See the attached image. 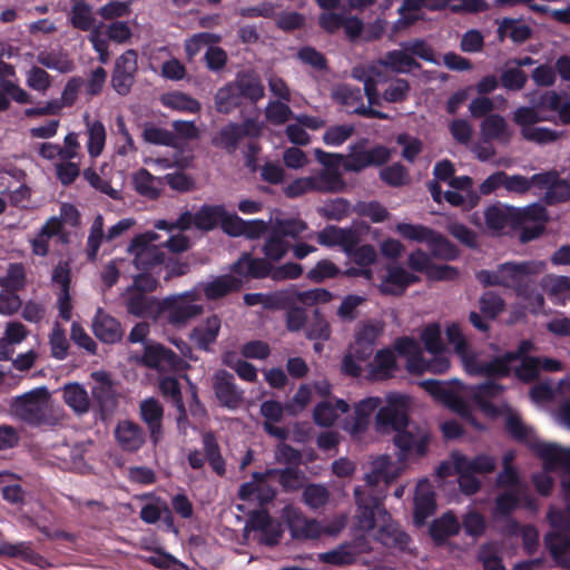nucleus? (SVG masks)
<instances>
[{
    "instance_id": "obj_1",
    "label": "nucleus",
    "mask_w": 570,
    "mask_h": 570,
    "mask_svg": "<svg viewBox=\"0 0 570 570\" xmlns=\"http://www.w3.org/2000/svg\"><path fill=\"white\" fill-rule=\"evenodd\" d=\"M356 266L345 269V277H363L383 296L401 297L420 277L391 259L402 252H345Z\"/></svg>"
},
{
    "instance_id": "obj_2",
    "label": "nucleus",
    "mask_w": 570,
    "mask_h": 570,
    "mask_svg": "<svg viewBox=\"0 0 570 570\" xmlns=\"http://www.w3.org/2000/svg\"><path fill=\"white\" fill-rule=\"evenodd\" d=\"M407 403L409 399L405 395H389L386 404L376 413V428L379 431L390 429L395 432L393 442L402 458H406L410 453L422 456L428 451L429 435L423 432L413 433L409 430Z\"/></svg>"
},
{
    "instance_id": "obj_3",
    "label": "nucleus",
    "mask_w": 570,
    "mask_h": 570,
    "mask_svg": "<svg viewBox=\"0 0 570 570\" xmlns=\"http://www.w3.org/2000/svg\"><path fill=\"white\" fill-rule=\"evenodd\" d=\"M134 263L141 271L134 278V287L138 293L146 294L156 291L158 277L165 271L163 278L169 281L173 277L186 275L190 271L187 261H183L184 252H134Z\"/></svg>"
},
{
    "instance_id": "obj_4",
    "label": "nucleus",
    "mask_w": 570,
    "mask_h": 570,
    "mask_svg": "<svg viewBox=\"0 0 570 570\" xmlns=\"http://www.w3.org/2000/svg\"><path fill=\"white\" fill-rule=\"evenodd\" d=\"M390 68L399 73H407L420 68L416 60L402 47L386 53L383 60L367 65H358L352 69V77L363 82L364 92L371 105L379 104L380 92L377 86L387 80L386 69Z\"/></svg>"
},
{
    "instance_id": "obj_5",
    "label": "nucleus",
    "mask_w": 570,
    "mask_h": 570,
    "mask_svg": "<svg viewBox=\"0 0 570 570\" xmlns=\"http://www.w3.org/2000/svg\"><path fill=\"white\" fill-rule=\"evenodd\" d=\"M268 223L269 234L263 249H315L304 243H296L291 246V242H297L307 229L306 223L302 219L284 218L278 210H275L271 214Z\"/></svg>"
},
{
    "instance_id": "obj_6",
    "label": "nucleus",
    "mask_w": 570,
    "mask_h": 570,
    "mask_svg": "<svg viewBox=\"0 0 570 570\" xmlns=\"http://www.w3.org/2000/svg\"><path fill=\"white\" fill-rule=\"evenodd\" d=\"M48 391L38 387L20 396L12 404V411L17 417L31 426L50 425L51 417L48 413Z\"/></svg>"
},
{
    "instance_id": "obj_7",
    "label": "nucleus",
    "mask_w": 570,
    "mask_h": 570,
    "mask_svg": "<svg viewBox=\"0 0 570 570\" xmlns=\"http://www.w3.org/2000/svg\"><path fill=\"white\" fill-rule=\"evenodd\" d=\"M200 291L193 288L178 295L165 297L161 308L167 313L168 323L175 327L185 326L190 320L199 316L204 307L196 302L200 301Z\"/></svg>"
},
{
    "instance_id": "obj_8",
    "label": "nucleus",
    "mask_w": 570,
    "mask_h": 570,
    "mask_svg": "<svg viewBox=\"0 0 570 570\" xmlns=\"http://www.w3.org/2000/svg\"><path fill=\"white\" fill-rule=\"evenodd\" d=\"M547 219V210L539 204L517 208L512 230L521 244H527L542 235Z\"/></svg>"
},
{
    "instance_id": "obj_9",
    "label": "nucleus",
    "mask_w": 570,
    "mask_h": 570,
    "mask_svg": "<svg viewBox=\"0 0 570 570\" xmlns=\"http://www.w3.org/2000/svg\"><path fill=\"white\" fill-rule=\"evenodd\" d=\"M354 497L357 504V521L363 530L371 531L375 529L376 517L382 522H386L391 519L383 503L385 493H373V491H364L360 487H356Z\"/></svg>"
},
{
    "instance_id": "obj_10",
    "label": "nucleus",
    "mask_w": 570,
    "mask_h": 570,
    "mask_svg": "<svg viewBox=\"0 0 570 570\" xmlns=\"http://www.w3.org/2000/svg\"><path fill=\"white\" fill-rule=\"evenodd\" d=\"M265 257L253 258L252 252H244V255L232 265V272L249 278L271 277L274 263L279 262L287 252H263Z\"/></svg>"
},
{
    "instance_id": "obj_11",
    "label": "nucleus",
    "mask_w": 570,
    "mask_h": 570,
    "mask_svg": "<svg viewBox=\"0 0 570 570\" xmlns=\"http://www.w3.org/2000/svg\"><path fill=\"white\" fill-rule=\"evenodd\" d=\"M202 442L204 454L198 450L189 451L187 454L189 466L194 470H200L204 468L205 461H207L218 476H224L226 474V461L222 455L215 434L213 432L204 433Z\"/></svg>"
},
{
    "instance_id": "obj_12",
    "label": "nucleus",
    "mask_w": 570,
    "mask_h": 570,
    "mask_svg": "<svg viewBox=\"0 0 570 570\" xmlns=\"http://www.w3.org/2000/svg\"><path fill=\"white\" fill-rule=\"evenodd\" d=\"M350 153L344 155L343 169L350 173H358L371 166H380L389 160L390 151L383 146H375L368 150L363 142L348 147Z\"/></svg>"
},
{
    "instance_id": "obj_13",
    "label": "nucleus",
    "mask_w": 570,
    "mask_h": 570,
    "mask_svg": "<svg viewBox=\"0 0 570 570\" xmlns=\"http://www.w3.org/2000/svg\"><path fill=\"white\" fill-rule=\"evenodd\" d=\"M155 228L165 230L169 234L168 238L163 243L165 249H188L191 245L184 234L193 226L196 227V213H183L175 222L159 219L155 223Z\"/></svg>"
},
{
    "instance_id": "obj_14",
    "label": "nucleus",
    "mask_w": 570,
    "mask_h": 570,
    "mask_svg": "<svg viewBox=\"0 0 570 570\" xmlns=\"http://www.w3.org/2000/svg\"><path fill=\"white\" fill-rule=\"evenodd\" d=\"M138 55L135 50L128 49L115 62L111 75V85L117 94L126 96L129 94L137 72Z\"/></svg>"
},
{
    "instance_id": "obj_15",
    "label": "nucleus",
    "mask_w": 570,
    "mask_h": 570,
    "mask_svg": "<svg viewBox=\"0 0 570 570\" xmlns=\"http://www.w3.org/2000/svg\"><path fill=\"white\" fill-rule=\"evenodd\" d=\"M333 96L336 101L345 106L348 112L357 114L365 117L386 119L387 115L373 109L371 104L365 106L363 102V94L360 88L351 87L350 85L338 86Z\"/></svg>"
},
{
    "instance_id": "obj_16",
    "label": "nucleus",
    "mask_w": 570,
    "mask_h": 570,
    "mask_svg": "<svg viewBox=\"0 0 570 570\" xmlns=\"http://www.w3.org/2000/svg\"><path fill=\"white\" fill-rule=\"evenodd\" d=\"M528 264L507 263L501 265L497 272L482 269L476 273L478 281L484 286H511L521 281L522 276L529 274Z\"/></svg>"
},
{
    "instance_id": "obj_17",
    "label": "nucleus",
    "mask_w": 570,
    "mask_h": 570,
    "mask_svg": "<svg viewBox=\"0 0 570 570\" xmlns=\"http://www.w3.org/2000/svg\"><path fill=\"white\" fill-rule=\"evenodd\" d=\"M333 299V294L326 288H313L307 291H297L296 288H288L286 291L276 292V305L286 307L301 303L306 306L316 304H325Z\"/></svg>"
},
{
    "instance_id": "obj_18",
    "label": "nucleus",
    "mask_w": 570,
    "mask_h": 570,
    "mask_svg": "<svg viewBox=\"0 0 570 570\" xmlns=\"http://www.w3.org/2000/svg\"><path fill=\"white\" fill-rule=\"evenodd\" d=\"M396 232L405 239L425 244L430 249H450L446 238L426 226L400 223L396 225Z\"/></svg>"
},
{
    "instance_id": "obj_19",
    "label": "nucleus",
    "mask_w": 570,
    "mask_h": 570,
    "mask_svg": "<svg viewBox=\"0 0 570 570\" xmlns=\"http://www.w3.org/2000/svg\"><path fill=\"white\" fill-rule=\"evenodd\" d=\"M213 387L222 406L235 410L243 403L244 391L236 385L235 376L232 373L225 370L218 371L215 374Z\"/></svg>"
},
{
    "instance_id": "obj_20",
    "label": "nucleus",
    "mask_w": 570,
    "mask_h": 570,
    "mask_svg": "<svg viewBox=\"0 0 570 570\" xmlns=\"http://www.w3.org/2000/svg\"><path fill=\"white\" fill-rule=\"evenodd\" d=\"M91 331L97 340L104 344H116L122 340L124 330L120 322L98 307L91 321Z\"/></svg>"
},
{
    "instance_id": "obj_21",
    "label": "nucleus",
    "mask_w": 570,
    "mask_h": 570,
    "mask_svg": "<svg viewBox=\"0 0 570 570\" xmlns=\"http://www.w3.org/2000/svg\"><path fill=\"white\" fill-rule=\"evenodd\" d=\"M114 435L119 448L129 453L139 451L146 442V433L142 428L130 420L119 421Z\"/></svg>"
},
{
    "instance_id": "obj_22",
    "label": "nucleus",
    "mask_w": 570,
    "mask_h": 570,
    "mask_svg": "<svg viewBox=\"0 0 570 570\" xmlns=\"http://www.w3.org/2000/svg\"><path fill=\"white\" fill-rule=\"evenodd\" d=\"M286 519L291 535L294 539H317L323 533L320 522L314 519H307L298 509H286Z\"/></svg>"
},
{
    "instance_id": "obj_23",
    "label": "nucleus",
    "mask_w": 570,
    "mask_h": 570,
    "mask_svg": "<svg viewBox=\"0 0 570 570\" xmlns=\"http://www.w3.org/2000/svg\"><path fill=\"white\" fill-rule=\"evenodd\" d=\"M409 266L413 271L425 273L429 278L435 281H448L458 276V271L454 267L433 264L426 252H411Z\"/></svg>"
},
{
    "instance_id": "obj_24",
    "label": "nucleus",
    "mask_w": 570,
    "mask_h": 570,
    "mask_svg": "<svg viewBox=\"0 0 570 570\" xmlns=\"http://www.w3.org/2000/svg\"><path fill=\"white\" fill-rule=\"evenodd\" d=\"M538 187L544 188V199L548 204H556L570 199V181L560 179L558 173L548 171L533 175Z\"/></svg>"
},
{
    "instance_id": "obj_25",
    "label": "nucleus",
    "mask_w": 570,
    "mask_h": 570,
    "mask_svg": "<svg viewBox=\"0 0 570 570\" xmlns=\"http://www.w3.org/2000/svg\"><path fill=\"white\" fill-rule=\"evenodd\" d=\"M67 243L68 235L63 230V223L57 217L48 219L37 236L32 239L33 249H48L51 246H62Z\"/></svg>"
},
{
    "instance_id": "obj_26",
    "label": "nucleus",
    "mask_w": 570,
    "mask_h": 570,
    "mask_svg": "<svg viewBox=\"0 0 570 570\" xmlns=\"http://www.w3.org/2000/svg\"><path fill=\"white\" fill-rule=\"evenodd\" d=\"M178 360L177 354L171 348L159 343H147L139 363L149 368L161 370L176 366Z\"/></svg>"
},
{
    "instance_id": "obj_27",
    "label": "nucleus",
    "mask_w": 570,
    "mask_h": 570,
    "mask_svg": "<svg viewBox=\"0 0 570 570\" xmlns=\"http://www.w3.org/2000/svg\"><path fill=\"white\" fill-rule=\"evenodd\" d=\"M85 124V135L87 137L86 148L91 159L98 158L106 146V127L99 119H92L88 112L82 116Z\"/></svg>"
},
{
    "instance_id": "obj_28",
    "label": "nucleus",
    "mask_w": 570,
    "mask_h": 570,
    "mask_svg": "<svg viewBox=\"0 0 570 570\" xmlns=\"http://www.w3.org/2000/svg\"><path fill=\"white\" fill-rule=\"evenodd\" d=\"M413 523L421 528L436 511L435 493L429 485L419 484L413 500Z\"/></svg>"
},
{
    "instance_id": "obj_29",
    "label": "nucleus",
    "mask_w": 570,
    "mask_h": 570,
    "mask_svg": "<svg viewBox=\"0 0 570 570\" xmlns=\"http://www.w3.org/2000/svg\"><path fill=\"white\" fill-rule=\"evenodd\" d=\"M453 466L455 471H463L472 474L492 473L497 468L495 459L489 454H478L469 458L465 454H452Z\"/></svg>"
},
{
    "instance_id": "obj_30",
    "label": "nucleus",
    "mask_w": 570,
    "mask_h": 570,
    "mask_svg": "<svg viewBox=\"0 0 570 570\" xmlns=\"http://www.w3.org/2000/svg\"><path fill=\"white\" fill-rule=\"evenodd\" d=\"M316 239L321 246H340L342 249H353L358 240V236L357 233L352 228L327 226L317 233Z\"/></svg>"
},
{
    "instance_id": "obj_31",
    "label": "nucleus",
    "mask_w": 570,
    "mask_h": 570,
    "mask_svg": "<svg viewBox=\"0 0 570 570\" xmlns=\"http://www.w3.org/2000/svg\"><path fill=\"white\" fill-rule=\"evenodd\" d=\"M140 416L147 424L150 439L154 444H157L163 438V416L164 409L158 400L149 397L140 403Z\"/></svg>"
},
{
    "instance_id": "obj_32",
    "label": "nucleus",
    "mask_w": 570,
    "mask_h": 570,
    "mask_svg": "<svg viewBox=\"0 0 570 570\" xmlns=\"http://www.w3.org/2000/svg\"><path fill=\"white\" fill-rule=\"evenodd\" d=\"M202 286L205 297L208 301H216L239 292L243 287V281L230 274H225L214 277Z\"/></svg>"
},
{
    "instance_id": "obj_33",
    "label": "nucleus",
    "mask_w": 570,
    "mask_h": 570,
    "mask_svg": "<svg viewBox=\"0 0 570 570\" xmlns=\"http://www.w3.org/2000/svg\"><path fill=\"white\" fill-rule=\"evenodd\" d=\"M481 138L485 140H495L507 145L512 137V130L505 119L497 114L485 116L480 124Z\"/></svg>"
},
{
    "instance_id": "obj_34",
    "label": "nucleus",
    "mask_w": 570,
    "mask_h": 570,
    "mask_svg": "<svg viewBox=\"0 0 570 570\" xmlns=\"http://www.w3.org/2000/svg\"><path fill=\"white\" fill-rule=\"evenodd\" d=\"M461 524L458 518L453 512L448 511L431 523L429 533L433 542L441 547L446 543L449 538L459 534Z\"/></svg>"
},
{
    "instance_id": "obj_35",
    "label": "nucleus",
    "mask_w": 570,
    "mask_h": 570,
    "mask_svg": "<svg viewBox=\"0 0 570 570\" xmlns=\"http://www.w3.org/2000/svg\"><path fill=\"white\" fill-rule=\"evenodd\" d=\"M377 539L387 548H394L402 552L411 551L409 546L412 539L396 522H383L379 530Z\"/></svg>"
},
{
    "instance_id": "obj_36",
    "label": "nucleus",
    "mask_w": 570,
    "mask_h": 570,
    "mask_svg": "<svg viewBox=\"0 0 570 570\" xmlns=\"http://www.w3.org/2000/svg\"><path fill=\"white\" fill-rule=\"evenodd\" d=\"M393 348L399 355L407 358L405 367L409 373L419 375L423 355L419 343L412 337L402 336L394 341Z\"/></svg>"
},
{
    "instance_id": "obj_37",
    "label": "nucleus",
    "mask_w": 570,
    "mask_h": 570,
    "mask_svg": "<svg viewBox=\"0 0 570 570\" xmlns=\"http://www.w3.org/2000/svg\"><path fill=\"white\" fill-rule=\"evenodd\" d=\"M544 544L558 566L570 569V535L550 532L544 537Z\"/></svg>"
},
{
    "instance_id": "obj_38",
    "label": "nucleus",
    "mask_w": 570,
    "mask_h": 570,
    "mask_svg": "<svg viewBox=\"0 0 570 570\" xmlns=\"http://www.w3.org/2000/svg\"><path fill=\"white\" fill-rule=\"evenodd\" d=\"M233 82L243 100L256 102L264 97V86L255 72H239Z\"/></svg>"
},
{
    "instance_id": "obj_39",
    "label": "nucleus",
    "mask_w": 570,
    "mask_h": 570,
    "mask_svg": "<svg viewBox=\"0 0 570 570\" xmlns=\"http://www.w3.org/2000/svg\"><path fill=\"white\" fill-rule=\"evenodd\" d=\"M220 326V318L216 314H213L207 317L203 324L191 331L190 338L196 343L198 348L208 351L209 346L216 342Z\"/></svg>"
},
{
    "instance_id": "obj_40",
    "label": "nucleus",
    "mask_w": 570,
    "mask_h": 570,
    "mask_svg": "<svg viewBox=\"0 0 570 570\" xmlns=\"http://www.w3.org/2000/svg\"><path fill=\"white\" fill-rule=\"evenodd\" d=\"M517 208L502 204H494L484 210V220L488 229L493 233L501 232L507 225L512 227Z\"/></svg>"
},
{
    "instance_id": "obj_41",
    "label": "nucleus",
    "mask_w": 570,
    "mask_h": 570,
    "mask_svg": "<svg viewBox=\"0 0 570 570\" xmlns=\"http://www.w3.org/2000/svg\"><path fill=\"white\" fill-rule=\"evenodd\" d=\"M371 374L376 380H387L397 370L395 354L390 348L379 350L370 363Z\"/></svg>"
},
{
    "instance_id": "obj_42",
    "label": "nucleus",
    "mask_w": 570,
    "mask_h": 570,
    "mask_svg": "<svg viewBox=\"0 0 570 570\" xmlns=\"http://www.w3.org/2000/svg\"><path fill=\"white\" fill-rule=\"evenodd\" d=\"M358 552L354 544L345 542L337 546L335 549L318 553L317 559L322 563L344 567L356 562Z\"/></svg>"
},
{
    "instance_id": "obj_43",
    "label": "nucleus",
    "mask_w": 570,
    "mask_h": 570,
    "mask_svg": "<svg viewBox=\"0 0 570 570\" xmlns=\"http://www.w3.org/2000/svg\"><path fill=\"white\" fill-rule=\"evenodd\" d=\"M382 403L377 396H371L361 400L354 406L352 431L354 433H362L366 431L370 424V419L374 411H376Z\"/></svg>"
},
{
    "instance_id": "obj_44",
    "label": "nucleus",
    "mask_w": 570,
    "mask_h": 570,
    "mask_svg": "<svg viewBox=\"0 0 570 570\" xmlns=\"http://www.w3.org/2000/svg\"><path fill=\"white\" fill-rule=\"evenodd\" d=\"M309 177L315 191L340 193L345 188L341 170L323 168L316 175Z\"/></svg>"
},
{
    "instance_id": "obj_45",
    "label": "nucleus",
    "mask_w": 570,
    "mask_h": 570,
    "mask_svg": "<svg viewBox=\"0 0 570 570\" xmlns=\"http://www.w3.org/2000/svg\"><path fill=\"white\" fill-rule=\"evenodd\" d=\"M65 403L77 414H85L89 411L90 400L86 389L79 383H68L62 389Z\"/></svg>"
},
{
    "instance_id": "obj_46",
    "label": "nucleus",
    "mask_w": 570,
    "mask_h": 570,
    "mask_svg": "<svg viewBox=\"0 0 570 570\" xmlns=\"http://www.w3.org/2000/svg\"><path fill=\"white\" fill-rule=\"evenodd\" d=\"M132 183L139 195L150 199L157 198L163 187L161 178L153 176L145 168H140L132 175Z\"/></svg>"
},
{
    "instance_id": "obj_47",
    "label": "nucleus",
    "mask_w": 570,
    "mask_h": 570,
    "mask_svg": "<svg viewBox=\"0 0 570 570\" xmlns=\"http://www.w3.org/2000/svg\"><path fill=\"white\" fill-rule=\"evenodd\" d=\"M92 399L98 404L101 415H107L114 412L117 407V397L109 380H105L95 385L91 390Z\"/></svg>"
},
{
    "instance_id": "obj_48",
    "label": "nucleus",
    "mask_w": 570,
    "mask_h": 570,
    "mask_svg": "<svg viewBox=\"0 0 570 570\" xmlns=\"http://www.w3.org/2000/svg\"><path fill=\"white\" fill-rule=\"evenodd\" d=\"M544 108L538 106V101L531 107H519L513 111V121L522 131L525 128H532L540 121H550L551 117L543 115L541 110Z\"/></svg>"
},
{
    "instance_id": "obj_49",
    "label": "nucleus",
    "mask_w": 570,
    "mask_h": 570,
    "mask_svg": "<svg viewBox=\"0 0 570 570\" xmlns=\"http://www.w3.org/2000/svg\"><path fill=\"white\" fill-rule=\"evenodd\" d=\"M243 101L233 81L219 88L215 95L216 109L222 114H229L239 107Z\"/></svg>"
},
{
    "instance_id": "obj_50",
    "label": "nucleus",
    "mask_w": 570,
    "mask_h": 570,
    "mask_svg": "<svg viewBox=\"0 0 570 570\" xmlns=\"http://www.w3.org/2000/svg\"><path fill=\"white\" fill-rule=\"evenodd\" d=\"M538 106L551 111H557L563 124H570V101L563 99L562 96L556 91L542 94L538 100Z\"/></svg>"
},
{
    "instance_id": "obj_51",
    "label": "nucleus",
    "mask_w": 570,
    "mask_h": 570,
    "mask_svg": "<svg viewBox=\"0 0 570 570\" xmlns=\"http://www.w3.org/2000/svg\"><path fill=\"white\" fill-rule=\"evenodd\" d=\"M244 128L238 124H228L223 127L218 134L213 138V144L216 147L226 149L228 153L236 150L239 140L243 138Z\"/></svg>"
},
{
    "instance_id": "obj_52",
    "label": "nucleus",
    "mask_w": 570,
    "mask_h": 570,
    "mask_svg": "<svg viewBox=\"0 0 570 570\" xmlns=\"http://www.w3.org/2000/svg\"><path fill=\"white\" fill-rule=\"evenodd\" d=\"M70 22L79 30H91L95 23L92 8L83 0H75L70 10Z\"/></svg>"
},
{
    "instance_id": "obj_53",
    "label": "nucleus",
    "mask_w": 570,
    "mask_h": 570,
    "mask_svg": "<svg viewBox=\"0 0 570 570\" xmlns=\"http://www.w3.org/2000/svg\"><path fill=\"white\" fill-rule=\"evenodd\" d=\"M225 215L223 205H205L196 212V228L202 230H210L220 224L222 217Z\"/></svg>"
},
{
    "instance_id": "obj_54",
    "label": "nucleus",
    "mask_w": 570,
    "mask_h": 570,
    "mask_svg": "<svg viewBox=\"0 0 570 570\" xmlns=\"http://www.w3.org/2000/svg\"><path fill=\"white\" fill-rule=\"evenodd\" d=\"M161 102L164 106L178 111L195 114L200 110V104L196 99L180 91L164 95Z\"/></svg>"
},
{
    "instance_id": "obj_55",
    "label": "nucleus",
    "mask_w": 570,
    "mask_h": 570,
    "mask_svg": "<svg viewBox=\"0 0 570 570\" xmlns=\"http://www.w3.org/2000/svg\"><path fill=\"white\" fill-rule=\"evenodd\" d=\"M512 360L507 357V352L502 355L494 356L490 361H485L480 371L483 372L482 376L494 380L505 379L511 375Z\"/></svg>"
},
{
    "instance_id": "obj_56",
    "label": "nucleus",
    "mask_w": 570,
    "mask_h": 570,
    "mask_svg": "<svg viewBox=\"0 0 570 570\" xmlns=\"http://www.w3.org/2000/svg\"><path fill=\"white\" fill-rule=\"evenodd\" d=\"M37 62L60 73L71 72L75 68L73 62L66 55L55 51L38 53Z\"/></svg>"
},
{
    "instance_id": "obj_57",
    "label": "nucleus",
    "mask_w": 570,
    "mask_h": 570,
    "mask_svg": "<svg viewBox=\"0 0 570 570\" xmlns=\"http://www.w3.org/2000/svg\"><path fill=\"white\" fill-rule=\"evenodd\" d=\"M306 338L312 341H328L332 328L318 308L313 312V318L305 330Z\"/></svg>"
},
{
    "instance_id": "obj_58",
    "label": "nucleus",
    "mask_w": 570,
    "mask_h": 570,
    "mask_svg": "<svg viewBox=\"0 0 570 570\" xmlns=\"http://www.w3.org/2000/svg\"><path fill=\"white\" fill-rule=\"evenodd\" d=\"M355 132L353 124L334 125L326 128L322 140L328 147H340L346 142Z\"/></svg>"
},
{
    "instance_id": "obj_59",
    "label": "nucleus",
    "mask_w": 570,
    "mask_h": 570,
    "mask_svg": "<svg viewBox=\"0 0 570 570\" xmlns=\"http://www.w3.org/2000/svg\"><path fill=\"white\" fill-rule=\"evenodd\" d=\"M446 406L459 414L464 421L478 431H484L485 426L474 416L471 405L459 394L454 393Z\"/></svg>"
},
{
    "instance_id": "obj_60",
    "label": "nucleus",
    "mask_w": 570,
    "mask_h": 570,
    "mask_svg": "<svg viewBox=\"0 0 570 570\" xmlns=\"http://www.w3.org/2000/svg\"><path fill=\"white\" fill-rule=\"evenodd\" d=\"M498 32L501 38L509 37L514 42L520 43L529 39L531 29L514 19L504 18L499 24Z\"/></svg>"
},
{
    "instance_id": "obj_61",
    "label": "nucleus",
    "mask_w": 570,
    "mask_h": 570,
    "mask_svg": "<svg viewBox=\"0 0 570 570\" xmlns=\"http://www.w3.org/2000/svg\"><path fill=\"white\" fill-rule=\"evenodd\" d=\"M345 271H341L338 266H336L330 259H321L313 268H311L306 278L313 283H323L326 279L335 278L338 275H344Z\"/></svg>"
},
{
    "instance_id": "obj_62",
    "label": "nucleus",
    "mask_w": 570,
    "mask_h": 570,
    "mask_svg": "<svg viewBox=\"0 0 570 570\" xmlns=\"http://www.w3.org/2000/svg\"><path fill=\"white\" fill-rule=\"evenodd\" d=\"M265 116L271 124L277 126L286 124L294 117L287 102L279 100L268 101L265 108Z\"/></svg>"
},
{
    "instance_id": "obj_63",
    "label": "nucleus",
    "mask_w": 570,
    "mask_h": 570,
    "mask_svg": "<svg viewBox=\"0 0 570 570\" xmlns=\"http://www.w3.org/2000/svg\"><path fill=\"white\" fill-rule=\"evenodd\" d=\"M26 83L31 90L45 95L51 87V76L45 69L33 66L26 72Z\"/></svg>"
},
{
    "instance_id": "obj_64",
    "label": "nucleus",
    "mask_w": 570,
    "mask_h": 570,
    "mask_svg": "<svg viewBox=\"0 0 570 570\" xmlns=\"http://www.w3.org/2000/svg\"><path fill=\"white\" fill-rule=\"evenodd\" d=\"M303 501L311 509L323 508L330 499L328 490L322 484H308L303 491Z\"/></svg>"
}]
</instances>
